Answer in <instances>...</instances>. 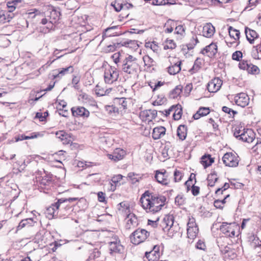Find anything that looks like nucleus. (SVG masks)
<instances>
[{"instance_id":"f257e3e1","label":"nucleus","mask_w":261,"mask_h":261,"mask_svg":"<svg viewBox=\"0 0 261 261\" xmlns=\"http://www.w3.org/2000/svg\"><path fill=\"white\" fill-rule=\"evenodd\" d=\"M166 198L165 196L155 194L145 191L141 196L140 202L147 213H156L161 211L165 205Z\"/></svg>"},{"instance_id":"f03ea898","label":"nucleus","mask_w":261,"mask_h":261,"mask_svg":"<svg viewBox=\"0 0 261 261\" xmlns=\"http://www.w3.org/2000/svg\"><path fill=\"white\" fill-rule=\"evenodd\" d=\"M79 199L78 198H61L58 199L57 201L53 203L47 207L46 214L49 219L65 216L68 214L70 206L66 205L67 202H72Z\"/></svg>"},{"instance_id":"7ed1b4c3","label":"nucleus","mask_w":261,"mask_h":261,"mask_svg":"<svg viewBox=\"0 0 261 261\" xmlns=\"http://www.w3.org/2000/svg\"><path fill=\"white\" fill-rule=\"evenodd\" d=\"M137 61V59L131 55L125 57L120 65L122 70L133 76L136 75L139 70V65Z\"/></svg>"},{"instance_id":"20e7f679","label":"nucleus","mask_w":261,"mask_h":261,"mask_svg":"<svg viewBox=\"0 0 261 261\" xmlns=\"http://www.w3.org/2000/svg\"><path fill=\"white\" fill-rule=\"evenodd\" d=\"M150 233L144 229H137L130 236L131 242L135 245H138L149 237Z\"/></svg>"},{"instance_id":"39448f33","label":"nucleus","mask_w":261,"mask_h":261,"mask_svg":"<svg viewBox=\"0 0 261 261\" xmlns=\"http://www.w3.org/2000/svg\"><path fill=\"white\" fill-rule=\"evenodd\" d=\"M119 70L115 66L106 68L104 73V80L106 83L112 84L117 81L119 77Z\"/></svg>"},{"instance_id":"423d86ee","label":"nucleus","mask_w":261,"mask_h":261,"mask_svg":"<svg viewBox=\"0 0 261 261\" xmlns=\"http://www.w3.org/2000/svg\"><path fill=\"white\" fill-rule=\"evenodd\" d=\"M239 228V226L234 222H223L220 226V230L226 237L233 238L235 236L236 230Z\"/></svg>"},{"instance_id":"0eeeda50","label":"nucleus","mask_w":261,"mask_h":261,"mask_svg":"<svg viewBox=\"0 0 261 261\" xmlns=\"http://www.w3.org/2000/svg\"><path fill=\"white\" fill-rule=\"evenodd\" d=\"M36 181L34 180V189H38L40 192L46 186L49 185L51 182V177L45 174L44 176H36Z\"/></svg>"},{"instance_id":"6e6552de","label":"nucleus","mask_w":261,"mask_h":261,"mask_svg":"<svg viewBox=\"0 0 261 261\" xmlns=\"http://www.w3.org/2000/svg\"><path fill=\"white\" fill-rule=\"evenodd\" d=\"M187 236L190 240H194L198 232V228L194 218H190L187 223Z\"/></svg>"},{"instance_id":"1a4fd4ad","label":"nucleus","mask_w":261,"mask_h":261,"mask_svg":"<svg viewBox=\"0 0 261 261\" xmlns=\"http://www.w3.org/2000/svg\"><path fill=\"white\" fill-rule=\"evenodd\" d=\"M222 161L225 166L231 167H237L239 164L238 157L231 152L224 154L222 158Z\"/></svg>"},{"instance_id":"9d476101","label":"nucleus","mask_w":261,"mask_h":261,"mask_svg":"<svg viewBox=\"0 0 261 261\" xmlns=\"http://www.w3.org/2000/svg\"><path fill=\"white\" fill-rule=\"evenodd\" d=\"M47 6H44L40 9H34V18H36L37 20H41V23L45 24L47 22L46 17V11Z\"/></svg>"},{"instance_id":"9b49d317","label":"nucleus","mask_w":261,"mask_h":261,"mask_svg":"<svg viewBox=\"0 0 261 261\" xmlns=\"http://www.w3.org/2000/svg\"><path fill=\"white\" fill-rule=\"evenodd\" d=\"M72 114L74 117H81L84 118L89 116V111L83 107H73L71 109Z\"/></svg>"},{"instance_id":"f8f14e48","label":"nucleus","mask_w":261,"mask_h":261,"mask_svg":"<svg viewBox=\"0 0 261 261\" xmlns=\"http://www.w3.org/2000/svg\"><path fill=\"white\" fill-rule=\"evenodd\" d=\"M222 85V81L218 77H215L208 82L207 89L210 92H216L220 89Z\"/></svg>"},{"instance_id":"ddd939ff","label":"nucleus","mask_w":261,"mask_h":261,"mask_svg":"<svg viewBox=\"0 0 261 261\" xmlns=\"http://www.w3.org/2000/svg\"><path fill=\"white\" fill-rule=\"evenodd\" d=\"M236 103L241 107H245L249 103V97L245 93H240L234 97Z\"/></svg>"},{"instance_id":"4468645a","label":"nucleus","mask_w":261,"mask_h":261,"mask_svg":"<svg viewBox=\"0 0 261 261\" xmlns=\"http://www.w3.org/2000/svg\"><path fill=\"white\" fill-rule=\"evenodd\" d=\"M174 224V217L172 215H168L165 216L162 222V226L164 231L172 230Z\"/></svg>"},{"instance_id":"2eb2a0df","label":"nucleus","mask_w":261,"mask_h":261,"mask_svg":"<svg viewBox=\"0 0 261 261\" xmlns=\"http://www.w3.org/2000/svg\"><path fill=\"white\" fill-rule=\"evenodd\" d=\"M125 151L120 148H116L112 154H108V158L114 162H117L123 159L125 155Z\"/></svg>"},{"instance_id":"dca6fc26","label":"nucleus","mask_w":261,"mask_h":261,"mask_svg":"<svg viewBox=\"0 0 261 261\" xmlns=\"http://www.w3.org/2000/svg\"><path fill=\"white\" fill-rule=\"evenodd\" d=\"M243 133V134H241V136L239 138V140L243 142L251 143L255 138L254 133L251 129H245Z\"/></svg>"},{"instance_id":"f3484780","label":"nucleus","mask_w":261,"mask_h":261,"mask_svg":"<svg viewBox=\"0 0 261 261\" xmlns=\"http://www.w3.org/2000/svg\"><path fill=\"white\" fill-rule=\"evenodd\" d=\"M217 53V46L214 43H212L206 46L201 51V53L203 55H207L209 57H214Z\"/></svg>"},{"instance_id":"a211bd4d","label":"nucleus","mask_w":261,"mask_h":261,"mask_svg":"<svg viewBox=\"0 0 261 261\" xmlns=\"http://www.w3.org/2000/svg\"><path fill=\"white\" fill-rule=\"evenodd\" d=\"M167 174L166 171H164V172L156 171L155 178L159 183L163 185L167 186L169 182Z\"/></svg>"},{"instance_id":"6ab92c4d","label":"nucleus","mask_w":261,"mask_h":261,"mask_svg":"<svg viewBox=\"0 0 261 261\" xmlns=\"http://www.w3.org/2000/svg\"><path fill=\"white\" fill-rule=\"evenodd\" d=\"M56 137L60 139L64 144H69L72 142L70 135L64 130H60L56 133Z\"/></svg>"},{"instance_id":"aec40b11","label":"nucleus","mask_w":261,"mask_h":261,"mask_svg":"<svg viewBox=\"0 0 261 261\" xmlns=\"http://www.w3.org/2000/svg\"><path fill=\"white\" fill-rule=\"evenodd\" d=\"M60 12L55 10L53 8H50L47 6L46 11V16L49 17V22L51 23H54L59 19L60 16Z\"/></svg>"},{"instance_id":"412c9836","label":"nucleus","mask_w":261,"mask_h":261,"mask_svg":"<svg viewBox=\"0 0 261 261\" xmlns=\"http://www.w3.org/2000/svg\"><path fill=\"white\" fill-rule=\"evenodd\" d=\"M145 256L149 260H154L158 259L160 256V246L159 245H154L152 250L145 253Z\"/></svg>"},{"instance_id":"4be33fe9","label":"nucleus","mask_w":261,"mask_h":261,"mask_svg":"<svg viewBox=\"0 0 261 261\" xmlns=\"http://www.w3.org/2000/svg\"><path fill=\"white\" fill-rule=\"evenodd\" d=\"M245 33L247 40L250 44H253L254 39L258 38V34L254 31L247 27L245 28Z\"/></svg>"},{"instance_id":"5701e85b","label":"nucleus","mask_w":261,"mask_h":261,"mask_svg":"<svg viewBox=\"0 0 261 261\" xmlns=\"http://www.w3.org/2000/svg\"><path fill=\"white\" fill-rule=\"evenodd\" d=\"M215 31L214 27L210 23H207L203 27L202 34L203 36L210 38L212 37Z\"/></svg>"},{"instance_id":"b1692460","label":"nucleus","mask_w":261,"mask_h":261,"mask_svg":"<svg viewBox=\"0 0 261 261\" xmlns=\"http://www.w3.org/2000/svg\"><path fill=\"white\" fill-rule=\"evenodd\" d=\"M43 236L40 233H37L34 238V250L37 248H42L45 246Z\"/></svg>"},{"instance_id":"393cba45","label":"nucleus","mask_w":261,"mask_h":261,"mask_svg":"<svg viewBox=\"0 0 261 261\" xmlns=\"http://www.w3.org/2000/svg\"><path fill=\"white\" fill-rule=\"evenodd\" d=\"M166 128L164 126L156 127L153 128L152 137L153 139L158 140L165 135Z\"/></svg>"},{"instance_id":"a878e982","label":"nucleus","mask_w":261,"mask_h":261,"mask_svg":"<svg viewBox=\"0 0 261 261\" xmlns=\"http://www.w3.org/2000/svg\"><path fill=\"white\" fill-rule=\"evenodd\" d=\"M127 222L125 227L127 229H130L137 225V218L134 214H129L127 217Z\"/></svg>"},{"instance_id":"bb28decb","label":"nucleus","mask_w":261,"mask_h":261,"mask_svg":"<svg viewBox=\"0 0 261 261\" xmlns=\"http://www.w3.org/2000/svg\"><path fill=\"white\" fill-rule=\"evenodd\" d=\"M14 16L13 13L9 14V12L0 10V23H4L6 22H9Z\"/></svg>"},{"instance_id":"cd10ccee","label":"nucleus","mask_w":261,"mask_h":261,"mask_svg":"<svg viewBox=\"0 0 261 261\" xmlns=\"http://www.w3.org/2000/svg\"><path fill=\"white\" fill-rule=\"evenodd\" d=\"M123 249V246L119 242H111L109 243V250L111 253L112 252L120 253Z\"/></svg>"},{"instance_id":"c85d7f7f","label":"nucleus","mask_w":261,"mask_h":261,"mask_svg":"<svg viewBox=\"0 0 261 261\" xmlns=\"http://www.w3.org/2000/svg\"><path fill=\"white\" fill-rule=\"evenodd\" d=\"M181 61H178L174 63L173 65L168 67V72L170 74L175 75L181 70Z\"/></svg>"},{"instance_id":"c756f323","label":"nucleus","mask_w":261,"mask_h":261,"mask_svg":"<svg viewBox=\"0 0 261 261\" xmlns=\"http://www.w3.org/2000/svg\"><path fill=\"white\" fill-rule=\"evenodd\" d=\"M74 69L73 66H69V67L66 68H63L59 71V72L57 74L53 75L54 79H61L63 76L65 75L66 74L72 73L73 72Z\"/></svg>"},{"instance_id":"7c9ffc66","label":"nucleus","mask_w":261,"mask_h":261,"mask_svg":"<svg viewBox=\"0 0 261 261\" xmlns=\"http://www.w3.org/2000/svg\"><path fill=\"white\" fill-rule=\"evenodd\" d=\"M187 128L185 125H180L177 129V136L179 139L183 141L187 137Z\"/></svg>"},{"instance_id":"2f4dec72","label":"nucleus","mask_w":261,"mask_h":261,"mask_svg":"<svg viewBox=\"0 0 261 261\" xmlns=\"http://www.w3.org/2000/svg\"><path fill=\"white\" fill-rule=\"evenodd\" d=\"M210 112V109L207 107H201L197 112L193 115L194 119H198L201 116H204L208 114Z\"/></svg>"},{"instance_id":"473e14b6","label":"nucleus","mask_w":261,"mask_h":261,"mask_svg":"<svg viewBox=\"0 0 261 261\" xmlns=\"http://www.w3.org/2000/svg\"><path fill=\"white\" fill-rule=\"evenodd\" d=\"M128 100L124 97L118 98L116 102L119 105V111L122 112V110H125L127 108V103Z\"/></svg>"},{"instance_id":"72a5a7b5","label":"nucleus","mask_w":261,"mask_h":261,"mask_svg":"<svg viewBox=\"0 0 261 261\" xmlns=\"http://www.w3.org/2000/svg\"><path fill=\"white\" fill-rule=\"evenodd\" d=\"M173 111H174V113L173 115V119L175 120H179L181 118V115L182 114V110L181 105H174Z\"/></svg>"},{"instance_id":"f704fd0d","label":"nucleus","mask_w":261,"mask_h":261,"mask_svg":"<svg viewBox=\"0 0 261 261\" xmlns=\"http://www.w3.org/2000/svg\"><path fill=\"white\" fill-rule=\"evenodd\" d=\"M214 162L213 158H211L210 155H203L201 158V163L204 168L210 166Z\"/></svg>"},{"instance_id":"c9c22d12","label":"nucleus","mask_w":261,"mask_h":261,"mask_svg":"<svg viewBox=\"0 0 261 261\" xmlns=\"http://www.w3.org/2000/svg\"><path fill=\"white\" fill-rule=\"evenodd\" d=\"M121 45L124 46L132 49H136L139 47L136 40H127L121 42Z\"/></svg>"},{"instance_id":"e433bc0d","label":"nucleus","mask_w":261,"mask_h":261,"mask_svg":"<svg viewBox=\"0 0 261 261\" xmlns=\"http://www.w3.org/2000/svg\"><path fill=\"white\" fill-rule=\"evenodd\" d=\"M106 111L108 114L116 116L119 113V108L114 105H107L105 107Z\"/></svg>"},{"instance_id":"4c0bfd02","label":"nucleus","mask_w":261,"mask_h":261,"mask_svg":"<svg viewBox=\"0 0 261 261\" xmlns=\"http://www.w3.org/2000/svg\"><path fill=\"white\" fill-rule=\"evenodd\" d=\"M124 3H125V0H115L111 4V5L116 11L119 12L124 7Z\"/></svg>"},{"instance_id":"58836bf2","label":"nucleus","mask_w":261,"mask_h":261,"mask_svg":"<svg viewBox=\"0 0 261 261\" xmlns=\"http://www.w3.org/2000/svg\"><path fill=\"white\" fill-rule=\"evenodd\" d=\"M218 177L216 173L214 171L213 173L208 175L207 180L208 182V186L210 187H213L215 182L217 181Z\"/></svg>"},{"instance_id":"ea45409f","label":"nucleus","mask_w":261,"mask_h":261,"mask_svg":"<svg viewBox=\"0 0 261 261\" xmlns=\"http://www.w3.org/2000/svg\"><path fill=\"white\" fill-rule=\"evenodd\" d=\"M117 27V26H113L107 28L105 30V32L103 33L102 36L107 37L118 35L117 33L113 32V31L116 30Z\"/></svg>"},{"instance_id":"a19ab883","label":"nucleus","mask_w":261,"mask_h":261,"mask_svg":"<svg viewBox=\"0 0 261 261\" xmlns=\"http://www.w3.org/2000/svg\"><path fill=\"white\" fill-rule=\"evenodd\" d=\"M249 240L250 241V245L253 248L255 249L257 247L261 246V241L254 235L250 236Z\"/></svg>"},{"instance_id":"79ce46f5","label":"nucleus","mask_w":261,"mask_h":261,"mask_svg":"<svg viewBox=\"0 0 261 261\" xmlns=\"http://www.w3.org/2000/svg\"><path fill=\"white\" fill-rule=\"evenodd\" d=\"M123 176L121 174H118L114 176L111 180V184L112 185L111 190L114 191L115 187L118 185V182L122 179Z\"/></svg>"},{"instance_id":"37998d69","label":"nucleus","mask_w":261,"mask_h":261,"mask_svg":"<svg viewBox=\"0 0 261 261\" xmlns=\"http://www.w3.org/2000/svg\"><path fill=\"white\" fill-rule=\"evenodd\" d=\"M182 86L178 85L170 92V96L172 98H177L182 92Z\"/></svg>"},{"instance_id":"c03bdc74","label":"nucleus","mask_w":261,"mask_h":261,"mask_svg":"<svg viewBox=\"0 0 261 261\" xmlns=\"http://www.w3.org/2000/svg\"><path fill=\"white\" fill-rule=\"evenodd\" d=\"M202 63L200 59L197 58V59L195 61L194 65L192 68L190 70V72L191 73H194L197 72L200 68Z\"/></svg>"},{"instance_id":"a18cd8bd","label":"nucleus","mask_w":261,"mask_h":261,"mask_svg":"<svg viewBox=\"0 0 261 261\" xmlns=\"http://www.w3.org/2000/svg\"><path fill=\"white\" fill-rule=\"evenodd\" d=\"M228 31L230 37L233 38L236 40L239 39L240 33L239 30L233 29L232 27H229Z\"/></svg>"},{"instance_id":"49530a36","label":"nucleus","mask_w":261,"mask_h":261,"mask_svg":"<svg viewBox=\"0 0 261 261\" xmlns=\"http://www.w3.org/2000/svg\"><path fill=\"white\" fill-rule=\"evenodd\" d=\"M19 2L20 0H14L7 3V6L8 8L7 12H9V14L12 13V12L16 9L17 4Z\"/></svg>"},{"instance_id":"de8ad7c7","label":"nucleus","mask_w":261,"mask_h":261,"mask_svg":"<svg viewBox=\"0 0 261 261\" xmlns=\"http://www.w3.org/2000/svg\"><path fill=\"white\" fill-rule=\"evenodd\" d=\"M48 116V112L47 111L44 112L43 113L42 112H37L34 117L35 119H39L40 121L46 122V118Z\"/></svg>"},{"instance_id":"09e8293b","label":"nucleus","mask_w":261,"mask_h":261,"mask_svg":"<svg viewBox=\"0 0 261 261\" xmlns=\"http://www.w3.org/2000/svg\"><path fill=\"white\" fill-rule=\"evenodd\" d=\"M112 58L115 62V63L117 65V67L119 66V65L118 64L119 63L122 62V60H123L122 58V56L120 52L116 53L114 54Z\"/></svg>"},{"instance_id":"8fccbe9b","label":"nucleus","mask_w":261,"mask_h":261,"mask_svg":"<svg viewBox=\"0 0 261 261\" xmlns=\"http://www.w3.org/2000/svg\"><path fill=\"white\" fill-rule=\"evenodd\" d=\"M185 200L184 195L178 194L175 198V203L178 206L182 205L185 203Z\"/></svg>"},{"instance_id":"3c124183","label":"nucleus","mask_w":261,"mask_h":261,"mask_svg":"<svg viewBox=\"0 0 261 261\" xmlns=\"http://www.w3.org/2000/svg\"><path fill=\"white\" fill-rule=\"evenodd\" d=\"M199 42V41L196 37H193L190 40L189 43L187 44L188 50H191L194 48L195 46Z\"/></svg>"},{"instance_id":"603ef678","label":"nucleus","mask_w":261,"mask_h":261,"mask_svg":"<svg viewBox=\"0 0 261 261\" xmlns=\"http://www.w3.org/2000/svg\"><path fill=\"white\" fill-rule=\"evenodd\" d=\"M172 150L168 146H165L162 150V154L164 158H169L171 155Z\"/></svg>"},{"instance_id":"864d4df0","label":"nucleus","mask_w":261,"mask_h":261,"mask_svg":"<svg viewBox=\"0 0 261 261\" xmlns=\"http://www.w3.org/2000/svg\"><path fill=\"white\" fill-rule=\"evenodd\" d=\"M259 50L258 49L257 46H253L251 56L255 59H260L261 57H259Z\"/></svg>"},{"instance_id":"5fc2aeb1","label":"nucleus","mask_w":261,"mask_h":261,"mask_svg":"<svg viewBox=\"0 0 261 261\" xmlns=\"http://www.w3.org/2000/svg\"><path fill=\"white\" fill-rule=\"evenodd\" d=\"M145 47L149 48L154 52H158L159 50V46L154 42H148L145 43Z\"/></svg>"},{"instance_id":"6e6d98bb","label":"nucleus","mask_w":261,"mask_h":261,"mask_svg":"<svg viewBox=\"0 0 261 261\" xmlns=\"http://www.w3.org/2000/svg\"><path fill=\"white\" fill-rule=\"evenodd\" d=\"M222 111L224 113L229 114L230 115L229 117H231V118H233L234 115L237 113V112L232 110L230 108L226 106H224L222 107Z\"/></svg>"},{"instance_id":"4d7b16f0","label":"nucleus","mask_w":261,"mask_h":261,"mask_svg":"<svg viewBox=\"0 0 261 261\" xmlns=\"http://www.w3.org/2000/svg\"><path fill=\"white\" fill-rule=\"evenodd\" d=\"M29 221H33V218H29V219H25L22 220L19 223V225H18L17 227V230H18L20 229H22L25 226H27L28 224H29Z\"/></svg>"},{"instance_id":"13d9d810","label":"nucleus","mask_w":261,"mask_h":261,"mask_svg":"<svg viewBox=\"0 0 261 261\" xmlns=\"http://www.w3.org/2000/svg\"><path fill=\"white\" fill-rule=\"evenodd\" d=\"M128 177L132 180L133 183H135L139 181V178H141L139 175L135 174L134 172H130L127 175Z\"/></svg>"},{"instance_id":"bf43d9fd","label":"nucleus","mask_w":261,"mask_h":261,"mask_svg":"<svg viewBox=\"0 0 261 261\" xmlns=\"http://www.w3.org/2000/svg\"><path fill=\"white\" fill-rule=\"evenodd\" d=\"M56 59H54L52 61H48L46 63L47 65H43L41 68H40L34 74H35L36 76H38L43 71H44L45 69L49 66L52 63L54 62Z\"/></svg>"},{"instance_id":"052dcab7","label":"nucleus","mask_w":261,"mask_h":261,"mask_svg":"<svg viewBox=\"0 0 261 261\" xmlns=\"http://www.w3.org/2000/svg\"><path fill=\"white\" fill-rule=\"evenodd\" d=\"M169 0H153L152 4L156 6L165 5L167 4H171L169 2Z\"/></svg>"},{"instance_id":"680f3d73","label":"nucleus","mask_w":261,"mask_h":261,"mask_svg":"<svg viewBox=\"0 0 261 261\" xmlns=\"http://www.w3.org/2000/svg\"><path fill=\"white\" fill-rule=\"evenodd\" d=\"M174 181L179 182L181 180L183 174L181 171L176 170L174 172Z\"/></svg>"},{"instance_id":"e2e57ef3","label":"nucleus","mask_w":261,"mask_h":261,"mask_svg":"<svg viewBox=\"0 0 261 261\" xmlns=\"http://www.w3.org/2000/svg\"><path fill=\"white\" fill-rule=\"evenodd\" d=\"M33 139V135L28 136H25V135L22 134V135H19L17 136H16L15 137V141L18 142L19 141H22L23 140H27V139Z\"/></svg>"},{"instance_id":"0e129e2a","label":"nucleus","mask_w":261,"mask_h":261,"mask_svg":"<svg viewBox=\"0 0 261 261\" xmlns=\"http://www.w3.org/2000/svg\"><path fill=\"white\" fill-rule=\"evenodd\" d=\"M107 91L108 90L105 91L103 89H100V87L98 86H97L95 89V94L98 96H102L106 95L107 94Z\"/></svg>"},{"instance_id":"69168bd1","label":"nucleus","mask_w":261,"mask_h":261,"mask_svg":"<svg viewBox=\"0 0 261 261\" xmlns=\"http://www.w3.org/2000/svg\"><path fill=\"white\" fill-rule=\"evenodd\" d=\"M243 57L242 53L241 51H236L232 55V59L239 61Z\"/></svg>"},{"instance_id":"338daca9","label":"nucleus","mask_w":261,"mask_h":261,"mask_svg":"<svg viewBox=\"0 0 261 261\" xmlns=\"http://www.w3.org/2000/svg\"><path fill=\"white\" fill-rule=\"evenodd\" d=\"M245 129H241V128L239 127H236L234 130L233 135L234 136L239 140V138L241 136V134H243Z\"/></svg>"},{"instance_id":"774afa93","label":"nucleus","mask_w":261,"mask_h":261,"mask_svg":"<svg viewBox=\"0 0 261 261\" xmlns=\"http://www.w3.org/2000/svg\"><path fill=\"white\" fill-rule=\"evenodd\" d=\"M229 188V184L227 182H225L223 187L221 188H218L215 192V194L219 195L220 194H222L223 191H225Z\"/></svg>"}]
</instances>
